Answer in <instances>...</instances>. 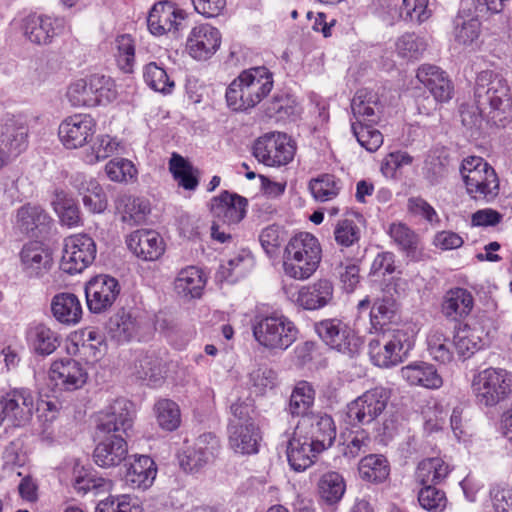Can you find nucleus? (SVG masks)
<instances>
[{
    "instance_id": "obj_1",
    "label": "nucleus",
    "mask_w": 512,
    "mask_h": 512,
    "mask_svg": "<svg viewBox=\"0 0 512 512\" xmlns=\"http://www.w3.org/2000/svg\"><path fill=\"white\" fill-rule=\"evenodd\" d=\"M475 102L497 125L512 117V101L506 79L492 70L481 71L474 88Z\"/></svg>"
},
{
    "instance_id": "obj_2",
    "label": "nucleus",
    "mask_w": 512,
    "mask_h": 512,
    "mask_svg": "<svg viewBox=\"0 0 512 512\" xmlns=\"http://www.w3.org/2000/svg\"><path fill=\"white\" fill-rule=\"evenodd\" d=\"M273 87L272 74L265 67L244 70L226 89V102L234 111L256 106Z\"/></svg>"
},
{
    "instance_id": "obj_3",
    "label": "nucleus",
    "mask_w": 512,
    "mask_h": 512,
    "mask_svg": "<svg viewBox=\"0 0 512 512\" xmlns=\"http://www.w3.org/2000/svg\"><path fill=\"white\" fill-rule=\"evenodd\" d=\"M322 259L319 240L311 233L301 232L292 237L285 247L283 270L295 280H307L318 269Z\"/></svg>"
},
{
    "instance_id": "obj_4",
    "label": "nucleus",
    "mask_w": 512,
    "mask_h": 512,
    "mask_svg": "<svg viewBox=\"0 0 512 512\" xmlns=\"http://www.w3.org/2000/svg\"><path fill=\"white\" fill-rule=\"evenodd\" d=\"M412 335L404 329H386L370 339L368 354L375 366L391 368L401 364L413 348Z\"/></svg>"
},
{
    "instance_id": "obj_5",
    "label": "nucleus",
    "mask_w": 512,
    "mask_h": 512,
    "mask_svg": "<svg viewBox=\"0 0 512 512\" xmlns=\"http://www.w3.org/2000/svg\"><path fill=\"white\" fill-rule=\"evenodd\" d=\"M460 173L466 192L473 200L489 203L499 195V178L494 168L483 158L478 156L464 158Z\"/></svg>"
},
{
    "instance_id": "obj_6",
    "label": "nucleus",
    "mask_w": 512,
    "mask_h": 512,
    "mask_svg": "<svg viewBox=\"0 0 512 512\" xmlns=\"http://www.w3.org/2000/svg\"><path fill=\"white\" fill-rule=\"evenodd\" d=\"M471 389L479 406L495 407L511 397L512 373L503 368H485L473 376Z\"/></svg>"
},
{
    "instance_id": "obj_7",
    "label": "nucleus",
    "mask_w": 512,
    "mask_h": 512,
    "mask_svg": "<svg viewBox=\"0 0 512 512\" xmlns=\"http://www.w3.org/2000/svg\"><path fill=\"white\" fill-rule=\"evenodd\" d=\"M66 97L73 107H95L114 101L117 90L111 77L94 74L72 82Z\"/></svg>"
},
{
    "instance_id": "obj_8",
    "label": "nucleus",
    "mask_w": 512,
    "mask_h": 512,
    "mask_svg": "<svg viewBox=\"0 0 512 512\" xmlns=\"http://www.w3.org/2000/svg\"><path fill=\"white\" fill-rule=\"evenodd\" d=\"M253 335L264 348L284 351L296 341L298 329L288 317L272 314L255 319Z\"/></svg>"
},
{
    "instance_id": "obj_9",
    "label": "nucleus",
    "mask_w": 512,
    "mask_h": 512,
    "mask_svg": "<svg viewBox=\"0 0 512 512\" xmlns=\"http://www.w3.org/2000/svg\"><path fill=\"white\" fill-rule=\"evenodd\" d=\"M187 13L170 1H159L149 11L147 26L154 36L171 35L174 38L182 36L187 23Z\"/></svg>"
},
{
    "instance_id": "obj_10",
    "label": "nucleus",
    "mask_w": 512,
    "mask_h": 512,
    "mask_svg": "<svg viewBox=\"0 0 512 512\" xmlns=\"http://www.w3.org/2000/svg\"><path fill=\"white\" fill-rule=\"evenodd\" d=\"M254 157L266 166L280 167L290 163L295 155V146L286 134L267 133L253 145Z\"/></svg>"
},
{
    "instance_id": "obj_11",
    "label": "nucleus",
    "mask_w": 512,
    "mask_h": 512,
    "mask_svg": "<svg viewBox=\"0 0 512 512\" xmlns=\"http://www.w3.org/2000/svg\"><path fill=\"white\" fill-rule=\"evenodd\" d=\"M96 257V245L87 234L68 236L63 242L60 269L70 275L81 273Z\"/></svg>"
},
{
    "instance_id": "obj_12",
    "label": "nucleus",
    "mask_w": 512,
    "mask_h": 512,
    "mask_svg": "<svg viewBox=\"0 0 512 512\" xmlns=\"http://www.w3.org/2000/svg\"><path fill=\"white\" fill-rule=\"evenodd\" d=\"M390 397V390L381 386L367 390L348 405L347 416L352 423L370 424L383 414Z\"/></svg>"
},
{
    "instance_id": "obj_13",
    "label": "nucleus",
    "mask_w": 512,
    "mask_h": 512,
    "mask_svg": "<svg viewBox=\"0 0 512 512\" xmlns=\"http://www.w3.org/2000/svg\"><path fill=\"white\" fill-rule=\"evenodd\" d=\"M296 435L306 437L316 451L323 452L332 446L336 438V427L331 416L312 414L300 419L295 427Z\"/></svg>"
},
{
    "instance_id": "obj_14",
    "label": "nucleus",
    "mask_w": 512,
    "mask_h": 512,
    "mask_svg": "<svg viewBox=\"0 0 512 512\" xmlns=\"http://www.w3.org/2000/svg\"><path fill=\"white\" fill-rule=\"evenodd\" d=\"M134 418L133 403L125 398H118L98 413L96 428L99 432L107 434H127L133 426Z\"/></svg>"
},
{
    "instance_id": "obj_15",
    "label": "nucleus",
    "mask_w": 512,
    "mask_h": 512,
    "mask_svg": "<svg viewBox=\"0 0 512 512\" xmlns=\"http://www.w3.org/2000/svg\"><path fill=\"white\" fill-rule=\"evenodd\" d=\"M120 291L116 278L106 274L93 277L85 286L88 309L97 314L107 311L115 303Z\"/></svg>"
},
{
    "instance_id": "obj_16",
    "label": "nucleus",
    "mask_w": 512,
    "mask_h": 512,
    "mask_svg": "<svg viewBox=\"0 0 512 512\" xmlns=\"http://www.w3.org/2000/svg\"><path fill=\"white\" fill-rule=\"evenodd\" d=\"M96 132V122L89 114L78 113L66 117L59 125L58 136L67 149L86 145Z\"/></svg>"
},
{
    "instance_id": "obj_17",
    "label": "nucleus",
    "mask_w": 512,
    "mask_h": 512,
    "mask_svg": "<svg viewBox=\"0 0 512 512\" xmlns=\"http://www.w3.org/2000/svg\"><path fill=\"white\" fill-rule=\"evenodd\" d=\"M319 337L331 348L347 355H353L358 348L354 331L339 319H325L315 325Z\"/></svg>"
},
{
    "instance_id": "obj_18",
    "label": "nucleus",
    "mask_w": 512,
    "mask_h": 512,
    "mask_svg": "<svg viewBox=\"0 0 512 512\" xmlns=\"http://www.w3.org/2000/svg\"><path fill=\"white\" fill-rule=\"evenodd\" d=\"M222 36L218 28L209 23L196 24L186 39V50L196 60L211 58L220 48Z\"/></svg>"
},
{
    "instance_id": "obj_19",
    "label": "nucleus",
    "mask_w": 512,
    "mask_h": 512,
    "mask_svg": "<svg viewBox=\"0 0 512 512\" xmlns=\"http://www.w3.org/2000/svg\"><path fill=\"white\" fill-rule=\"evenodd\" d=\"M49 381L60 391H74L82 388L88 374L83 366L72 358L54 361L49 369Z\"/></svg>"
},
{
    "instance_id": "obj_20",
    "label": "nucleus",
    "mask_w": 512,
    "mask_h": 512,
    "mask_svg": "<svg viewBox=\"0 0 512 512\" xmlns=\"http://www.w3.org/2000/svg\"><path fill=\"white\" fill-rule=\"evenodd\" d=\"M66 21L61 17L29 15L23 21L26 38L38 45L50 44L53 39L65 32Z\"/></svg>"
},
{
    "instance_id": "obj_21",
    "label": "nucleus",
    "mask_w": 512,
    "mask_h": 512,
    "mask_svg": "<svg viewBox=\"0 0 512 512\" xmlns=\"http://www.w3.org/2000/svg\"><path fill=\"white\" fill-rule=\"evenodd\" d=\"M1 402L8 417L14 426L25 425L32 417L34 410V397L28 388H14L4 395H0Z\"/></svg>"
},
{
    "instance_id": "obj_22",
    "label": "nucleus",
    "mask_w": 512,
    "mask_h": 512,
    "mask_svg": "<svg viewBox=\"0 0 512 512\" xmlns=\"http://www.w3.org/2000/svg\"><path fill=\"white\" fill-rule=\"evenodd\" d=\"M126 244L136 257L144 261H155L165 251L163 238L154 230H136L127 236Z\"/></svg>"
},
{
    "instance_id": "obj_23",
    "label": "nucleus",
    "mask_w": 512,
    "mask_h": 512,
    "mask_svg": "<svg viewBox=\"0 0 512 512\" xmlns=\"http://www.w3.org/2000/svg\"><path fill=\"white\" fill-rule=\"evenodd\" d=\"M246 206V198L224 191L212 199L211 212L215 221L230 227L244 218Z\"/></svg>"
},
{
    "instance_id": "obj_24",
    "label": "nucleus",
    "mask_w": 512,
    "mask_h": 512,
    "mask_svg": "<svg viewBox=\"0 0 512 512\" xmlns=\"http://www.w3.org/2000/svg\"><path fill=\"white\" fill-rule=\"evenodd\" d=\"M20 259L24 272L31 278L43 277L53 266L51 250L37 241L23 246Z\"/></svg>"
},
{
    "instance_id": "obj_25",
    "label": "nucleus",
    "mask_w": 512,
    "mask_h": 512,
    "mask_svg": "<svg viewBox=\"0 0 512 512\" xmlns=\"http://www.w3.org/2000/svg\"><path fill=\"white\" fill-rule=\"evenodd\" d=\"M219 449V441L212 434L201 435L193 447L180 457V465L185 471H197L208 464Z\"/></svg>"
},
{
    "instance_id": "obj_26",
    "label": "nucleus",
    "mask_w": 512,
    "mask_h": 512,
    "mask_svg": "<svg viewBox=\"0 0 512 512\" xmlns=\"http://www.w3.org/2000/svg\"><path fill=\"white\" fill-rule=\"evenodd\" d=\"M144 326V318L132 311H119L108 321L107 333L118 344L135 339Z\"/></svg>"
},
{
    "instance_id": "obj_27",
    "label": "nucleus",
    "mask_w": 512,
    "mask_h": 512,
    "mask_svg": "<svg viewBox=\"0 0 512 512\" xmlns=\"http://www.w3.org/2000/svg\"><path fill=\"white\" fill-rule=\"evenodd\" d=\"M261 432L255 422L245 425L239 423L228 424L229 447L237 454L251 455L259 450Z\"/></svg>"
},
{
    "instance_id": "obj_28",
    "label": "nucleus",
    "mask_w": 512,
    "mask_h": 512,
    "mask_svg": "<svg viewBox=\"0 0 512 512\" xmlns=\"http://www.w3.org/2000/svg\"><path fill=\"white\" fill-rule=\"evenodd\" d=\"M416 77L430 91L436 102H447L451 99L453 87L446 73L439 67L423 64L418 68Z\"/></svg>"
},
{
    "instance_id": "obj_29",
    "label": "nucleus",
    "mask_w": 512,
    "mask_h": 512,
    "mask_svg": "<svg viewBox=\"0 0 512 512\" xmlns=\"http://www.w3.org/2000/svg\"><path fill=\"white\" fill-rule=\"evenodd\" d=\"M474 307V298L465 288L455 287L449 289L441 302V313L451 321H460L466 318Z\"/></svg>"
},
{
    "instance_id": "obj_30",
    "label": "nucleus",
    "mask_w": 512,
    "mask_h": 512,
    "mask_svg": "<svg viewBox=\"0 0 512 512\" xmlns=\"http://www.w3.org/2000/svg\"><path fill=\"white\" fill-rule=\"evenodd\" d=\"M333 284L328 279H319L302 286L297 293L296 303L306 310H317L328 305L333 299Z\"/></svg>"
},
{
    "instance_id": "obj_31",
    "label": "nucleus",
    "mask_w": 512,
    "mask_h": 512,
    "mask_svg": "<svg viewBox=\"0 0 512 512\" xmlns=\"http://www.w3.org/2000/svg\"><path fill=\"white\" fill-rule=\"evenodd\" d=\"M157 475L154 460L147 455H135L125 474L126 483L133 489L146 490L152 486Z\"/></svg>"
},
{
    "instance_id": "obj_32",
    "label": "nucleus",
    "mask_w": 512,
    "mask_h": 512,
    "mask_svg": "<svg viewBox=\"0 0 512 512\" xmlns=\"http://www.w3.org/2000/svg\"><path fill=\"white\" fill-rule=\"evenodd\" d=\"M127 443L121 435L113 434L98 443L94 450L95 463L103 468L119 465L127 456Z\"/></svg>"
},
{
    "instance_id": "obj_33",
    "label": "nucleus",
    "mask_w": 512,
    "mask_h": 512,
    "mask_svg": "<svg viewBox=\"0 0 512 512\" xmlns=\"http://www.w3.org/2000/svg\"><path fill=\"white\" fill-rule=\"evenodd\" d=\"M401 377L411 386L437 389L442 386V377L436 368L427 362L417 361L401 368Z\"/></svg>"
},
{
    "instance_id": "obj_34",
    "label": "nucleus",
    "mask_w": 512,
    "mask_h": 512,
    "mask_svg": "<svg viewBox=\"0 0 512 512\" xmlns=\"http://www.w3.org/2000/svg\"><path fill=\"white\" fill-rule=\"evenodd\" d=\"M382 108L378 94L365 88L359 89L351 101V110L356 119L355 122L376 123L380 119Z\"/></svg>"
},
{
    "instance_id": "obj_35",
    "label": "nucleus",
    "mask_w": 512,
    "mask_h": 512,
    "mask_svg": "<svg viewBox=\"0 0 512 512\" xmlns=\"http://www.w3.org/2000/svg\"><path fill=\"white\" fill-rule=\"evenodd\" d=\"M73 186L82 195L83 205L91 213H102L106 210V194L95 179L77 175L73 179Z\"/></svg>"
},
{
    "instance_id": "obj_36",
    "label": "nucleus",
    "mask_w": 512,
    "mask_h": 512,
    "mask_svg": "<svg viewBox=\"0 0 512 512\" xmlns=\"http://www.w3.org/2000/svg\"><path fill=\"white\" fill-rule=\"evenodd\" d=\"M319 453L321 452L316 451L314 445H310L306 437L296 435L294 430L293 436L287 445V459L294 471H305L314 463Z\"/></svg>"
},
{
    "instance_id": "obj_37",
    "label": "nucleus",
    "mask_w": 512,
    "mask_h": 512,
    "mask_svg": "<svg viewBox=\"0 0 512 512\" xmlns=\"http://www.w3.org/2000/svg\"><path fill=\"white\" fill-rule=\"evenodd\" d=\"M51 312L59 323L71 326L81 320L83 311L81 302L75 294L62 292L52 298Z\"/></svg>"
},
{
    "instance_id": "obj_38",
    "label": "nucleus",
    "mask_w": 512,
    "mask_h": 512,
    "mask_svg": "<svg viewBox=\"0 0 512 512\" xmlns=\"http://www.w3.org/2000/svg\"><path fill=\"white\" fill-rule=\"evenodd\" d=\"M205 284L206 280L202 271L197 267L189 266L178 273L174 281V289L179 296L193 299L202 295Z\"/></svg>"
},
{
    "instance_id": "obj_39",
    "label": "nucleus",
    "mask_w": 512,
    "mask_h": 512,
    "mask_svg": "<svg viewBox=\"0 0 512 512\" xmlns=\"http://www.w3.org/2000/svg\"><path fill=\"white\" fill-rule=\"evenodd\" d=\"M116 209L123 222L129 225L143 223L150 212L149 202L131 195H121L116 200Z\"/></svg>"
},
{
    "instance_id": "obj_40",
    "label": "nucleus",
    "mask_w": 512,
    "mask_h": 512,
    "mask_svg": "<svg viewBox=\"0 0 512 512\" xmlns=\"http://www.w3.org/2000/svg\"><path fill=\"white\" fill-rule=\"evenodd\" d=\"M315 400V390L307 381H299L290 395L288 412L292 417H309Z\"/></svg>"
},
{
    "instance_id": "obj_41",
    "label": "nucleus",
    "mask_w": 512,
    "mask_h": 512,
    "mask_svg": "<svg viewBox=\"0 0 512 512\" xmlns=\"http://www.w3.org/2000/svg\"><path fill=\"white\" fill-rule=\"evenodd\" d=\"M451 470V466L442 458H427L418 464L415 478L421 485L439 484L446 479Z\"/></svg>"
},
{
    "instance_id": "obj_42",
    "label": "nucleus",
    "mask_w": 512,
    "mask_h": 512,
    "mask_svg": "<svg viewBox=\"0 0 512 512\" xmlns=\"http://www.w3.org/2000/svg\"><path fill=\"white\" fill-rule=\"evenodd\" d=\"M359 476L370 483L384 482L390 474L389 462L381 454H369L363 457L358 464Z\"/></svg>"
},
{
    "instance_id": "obj_43",
    "label": "nucleus",
    "mask_w": 512,
    "mask_h": 512,
    "mask_svg": "<svg viewBox=\"0 0 512 512\" xmlns=\"http://www.w3.org/2000/svg\"><path fill=\"white\" fill-rule=\"evenodd\" d=\"M318 494L326 504H337L344 496L346 483L343 476L336 471L321 475L317 483Z\"/></svg>"
},
{
    "instance_id": "obj_44",
    "label": "nucleus",
    "mask_w": 512,
    "mask_h": 512,
    "mask_svg": "<svg viewBox=\"0 0 512 512\" xmlns=\"http://www.w3.org/2000/svg\"><path fill=\"white\" fill-rule=\"evenodd\" d=\"M483 331L467 324L460 326L454 334L453 346L457 354L463 358H469L478 351L482 344Z\"/></svg>"
},
{
    "instance_id": "obj_45",
    "label": "nucleus",
    "mask_w": 512,
    "mask_h": 512,
    "mask_svg": "<svg viewBox=\"0 0 512 512\" xmlns=\"http://www.w3.org/2000/svg\"><path fill=\"white\" fill-rule=\"evenodd\" d=\"M51 222L49 215L39 206L25 205L17 211L16 224L25 233L43 232Z\"/></svg>"
},
{
    "instance_id": "obj_46",
    "label": "nucleus",
    "mask_w": 512,
    "mask_h": 512,
    "mask_svg": "<svg viewBox=\"0 0 512 512\" xmlns=\"http://www.w3.org/2000/svg\"><path fill=\"white\" fill-rule=\"evenodd\" d=\"M388 234L399 250L407 257L414 258L420 244V237L405 223L397 222L389 226Z\"/></svg>"
},
{
    "instance_id": "obj_47",
    "label": "nucleus",
    "mask_w": 512,
    "mask_h": 512,
    "mask_svg": "<svg viewBox=\"0 0 512 512\" xmlns=\"http://www.w3.org/2000/svg\"><path fill=\"white\" fill-rule=\"evenodd\" d=\"M154 413L159 427L165 431H175L181 424L179 405L171 399H159L154 404Z\"/></svg>"
},
{
    "instance_id": "obj_48",
    "label": "nucleus",
    "mask_w": 512,
    "mask_h": 512,
    "mask_svg": "<svg viewBox=\"0 0 512 512\" xmlns=\"http://www.w3.org/2000/svg\"><path fill=\"white\" fill-rule=\"evenodd\" d=\"M428 47L426 38L414 32L401 35L395 42V51L399 57L405 60H418Z\"/></svg>"
},
{
    "instance_id": "obj_49",
    "label": "nucleus",
    "mask_w": 512,
    "mask_h": 512,
    "mask_svg": "<svg viewBox=\"0 0 512 512\" xmlns=\"http://www.w3.org/2000/svg\"><path fill=\"white\" fill-rule=\"evenodd\" d=\"M28 340L34 351L41 355H50L59 345L57 334L43 324L30 328Z\"/></svg>"
},
{
    "instance_id": "obj_50",
    "label": "nucleus",
    "mask_w": 512,
    "mask_h": 512,
    "mask_svg": "<svg viewBox=\"0 0 512 512\" xmlns=\"http://www.w3.org/2000/svg\"><path fill=\"white\" fill-rule=\"evenodd\" d=\"M253 265L252 256L245 251L222 263L217 271V278L220 281H236L245 275Z\"/></svg>"
},
{
    "instance_id": "obj_51",
    "label": "nucleus",
    "mask_w": 512,
    "mask_h": 512,
    "mask_svg": "<svg viewBox=\"0 0 512 512\" xmlns=\"http://www.w3.org/2000/svg\"><path fill=\"white\" fill-rule=\"evenodd\" d=\"M52 204L63 225L69 228L80 225L81 217L79 208L66 192L57 191Z\"/></svg>"
},
{
    "instance_id": "obj_52",
    "label": "nucleus",
    "mask_w": 512,
    "mask_h": 512,
    "mask_svg": "<svg viewBox=\"0 0 512 512\" xmlns=\"http://www.w3.org/2000/svg\"><path fill=\"white\" fill-rule=\"evenodd\" d=\"M454 39L463 46H471L480 34V22L470 14L459 13L454 20Z\"/></svg>"
},
{
    "instance_id": "obj_53",
    "label": "nucleus",
    "mask_w": 512,
    "mask_h": 512,
    "mask_svg": "<svg viewBox=\"0 0 512 512\" xmlns=\"http://www.w3.org/2000/svg\"><path fill=\"white\" fill-rule=\"evenodd\" d=\"M341 182L332 174H322L309 182V190L316 201L334 199L340 192Z\"/></svg>"
},
{
    "instance_id": "obj_54",
    "label": "nucleus",
    "mask_w": 512,
    "mask_h": 512,
    "mask_svg": "<svg viewBox=\"0 0 512 512\" xmlns=\"http://www.w3.org/2000/svg\"><path fill=\"white\" fill-rule=\"evenodd\" d=\"M169 169L178 182L186 190H194L198 186V178L192 165L181 155L173 153L169 161Z\"/></svg>"
},
{
    "instance_id": "obj_55",
    "label": "nucleus",
    "mask_w": 512,
    "mask_h": 512,
    "mask_svg": "<svg viewBox=\"0 0 512 512\" xmlns=\"http://www.w3.org/2000/svg\"><path fill=\"white\" fill-rule=\"evenodd\" d=\"M143 77L146 84L156 92L169 94L174 88V81L166 70L155 62L144 67Z\"/></svg>"
},
{
    "instance_id": "obj_56",
    "label": "nucleus",
    "mask_w": 512,
    "mask_h": 512,
    "mask_svg": "<svg viewBox=\"0 0 512 512\" xmlns=\"http://www.w3.org/2000/svg\"><path fill=\"white\" fill-rule=\"evenodd\" d=\"M115 57L119 68L126 72H132L135 62V43L131 35L122 34L114 41Z\"/></svg>"
},
{
    "instance_id": "obj_57",
    "label": "nucleus",
    "mask_w": 512,
    "mask_h": 512,
    "mask_svg": "<svg viewBox=\"0 0 512 512\" xmlns=\"http://www.w3.org/2000/svg\"><path fill=\"white\" fill-rule=\"evenodd\" d=\"M427 346L430 356L441 363H449L453 359L449 339L439 330H431L427 336Z\"/></svg>"
},
{
    "instance_id": "obj_58",
    "label": "nucleus",
    "mask_w": 512,
    "mask_h": 512,
    "mask_svg": "<svg viewBox=\"0 0 512 512\" xmlns=\"http://www.w3.org/2000/svg\"><path fill=\"white\" fill-rule=\"evenodd\" d=\"M352 132L358 143L369 152L377 151L383 144L382 133L372 125L352 122Z\"/></svg>"
},
{
    "instance_id": "obj_59",
    "label": "nucleus",
    "mask_w": 512,
    "mask_h": 512,
    "mask_svg": "<svg viewBox=\"0 0 512 512\" xmlns=\"http://www.w3.org/2000/svg\"><path fill=\"white\" fill-rule=\"evenodd\" d=\"M135 375L137 378L147 380L152 384L162 379L161 360L155 354H145L135 363Z\"/></svg>"
},
{
    "instance_id": "obj_60",
    "label": "nucleus",
    "mask_w": 512,
    "mask_h": 512,
    "mask_svg": "<svg viewBox=\"0 0 512 512\" xmlns=\"http://www.w3.org/2000/svg\"><path fill=\"white\" fill-rule=\"evenodd\" d=\"M433 14V8L429 0H403L400 16L411 22L421 24L427 21Z\"/></svg>"
},
{
    "instance_id": "obj_61",
    "label": "nucleus",
    "mask_w": 512,
    "mask_h": 512,
    "mask_svg": "<svg viewBox=\"0 0 512 512\" xmlns=\"http://www.w3.org/2000/svg\"><path fill=\"white\" fill-rule=\"evenodd\" d=\"M105 171L110 180L126 183L135 181L138 173L135 165L124 158L110 160L105 166Z\"/></svg>"
},
{
    "instance_id": "obj_62",
    "label": "nucleus",
    "mask_w": 512,
    "mask_h": 512,
    "mask_svg": "<svg viewBox=\"0 0 512 512\" xmlns=\"http://www.w3.org/2000/svg\"><path fill=\"white\" fill-rule=\"evenodd\" d=\"M418 502L427 511L442 512L447 506V497L444 491L426 484L418 492Z\"/></svg>"
},
{
    "instance_id": "obj_63",
    "label": "nucleus",
    "mask_w": 512,
    "mask_h": 512,
    "mask_svg": "<svg viewBox=\"0 0 512 512\" xmlns=\"http://www.w3.org/2000/svg\"><path fill=\"white\" fill-rule=\"evenodd\" d=\"M96 512H142V509L135 499L124 494L109 496L100 501Z\"/></svg>"
},
{
    "instance_id": "obj_64",
    "label": "nucleus",
    "mask_w": 512,
    "mask_h": 512,
    "mask_svg": "<svg viewBox=\"0 0 512 512\" xmlns=\"http://www.w3.org/2000/svg\"><path fill=\"white\" fill-rule=\"evenodd\" d=\"M360 228L353 220L344 219L339 221L334 228V239L342 247H351L360 240Z\"/></svg>"
}]
</instances>
